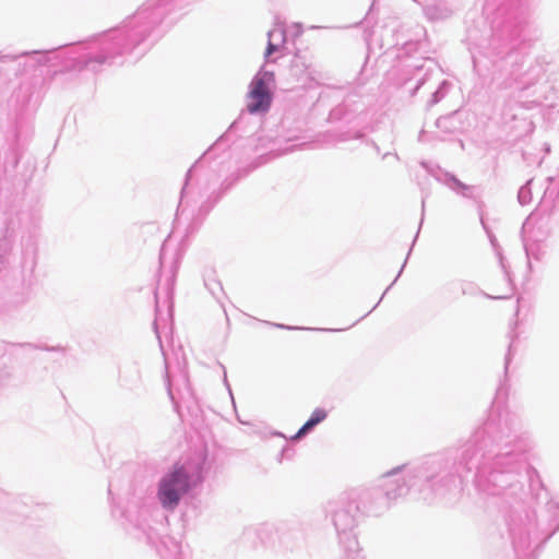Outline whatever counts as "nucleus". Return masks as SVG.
Listing matches in <instances>:
<instances>
[{
    "mask_svg": "<svg viewBox=\"0 0 559 559\" xmlns=\"http://www.w3.org/2000/svg\"><path fill=\"white\" fill-rule=\"evenodd\" d=\"M190 489V477L181 465H175L159 481L158 499L165 509L174 510Z\"/></svg>",
    "mask_w": 559,
    "mask_h": 559,
    "instance_id": "nucleus-1",
    "label": "nucleus"
},
{
    "mask_svg": "<svg viewBox=\"0 0 559 559\" xmlns=\"http://www.w3.org/2000/svg\"><path fill=\"white\" fill-rule=\"evenodd\" d=\"M273 79V74L264 73L263 76H255L251 82V88L248 94L247 108L249 112L255 114L260 111H266L270 108L272 96L270 90L265 83V79Z\"/></svg>",
    "mask_w": 559,
    "mask_h": 559,
    "instance_id": "nucleus-2",
    "label": "nucleus"
},
{
    "mask_svg": "<svg viewBox=\"0 0 559 559\" xmlns=\"http://www.w3.org/2000/svg\"><path fill=\"white\" fill-rule=\"evenodd\" d=\"M326 417V412L323 409H316L311 417L304 424V426L298 430V432L294 436L293 439H299L305 436L310 429H312L316 425L324 420Z\"/></svg>",
    "mask_w": 559,
    "mask_h": 559,
    "instance_id": "nucleus-3",
    "label": "nucleus"
},
{
    "mask_svg": "<svg viewBox=\"0 0 559 559\" xmlns=\"http://www.w3.org/2000/svg\"><path fill=\"white\" fill-rule=\"evenodd\" d=\"M273 32L269 33V44L265 51V57L269 58L273 52L280 49V46L272 41Z\"/></svg>",
    "mask_w": 559,
    "mask_h": 559,
    "instance_id": "nucleus-4",
    "label": "nucleus"
}]
</instances>
